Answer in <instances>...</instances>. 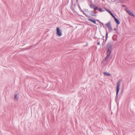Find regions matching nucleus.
Segmentation results:
<instances>
[{
	"mask_svg": "<svg viewBox=\"0 0 135 135\" xmlns=\"http://www.w3.org/2000/svg\"><path fill=\"white\" fill-rule=\"evenodd\" d=\"M106 56L102 60V64L104 65L106 64L108 59L110 57L112 51V46L110 42L108 43L106 45Z\"/></svg>",
	"mask_w": 135,
	"mask_h": 135,
	"instance_id": "1",
	"label": "nucleus"
},
{
	"mask_svg": "<svg viewBox=\"0 0 135 135\" xmlns=\"http://www.w3.org/2000/svg\"><path fill=\"white\" fill-rule=\"evenodd\" d=\"M120 80L118 81L117 84V86L116 87V96L115 97V100L117 102L118 98V93L120 89Z\"/></svg>",
	"mask_w": 135,
	"mask_h": 135,
	"instance_id": "2",
	"label": "nucleus"
},
{
	"mask_svg": "<svg viewBox=\"0 0 135 135\" xmlns=\"http://www.w3.org/2000/svg\"><path fill=\"white\" fill-rule=\"evenodd\" d=\"M56 33L57 36L60 37L62 35V31L60 29L59 27H56Z\"/></svg>",
	"mask_w": 135,
	"mask_h": 135,
	"instance_id": "3",
	"label": "nucleus"
},
{
	"mask_svg": "<svg viewBox=\"0 0 135 135\" xmlns=\"http://www.w3.org/2000/svg\"><path fill=\"white\" fill-rule=\"evenodd\" d=\"M105 26L109 30V33L111 32L110 31L112 30L110 21H109L108 22L105 24Z\"/></svg>",
	"mask_w": 135,
	"mask_h": 135,
	"instance_id": "4",
	"label": "nucleus"
},
{
	"mask_svg": "<svg viewBox=\"0 0 135 135\" xmlns=\"http://www.w3.org/2000/svg\"><path fill=\"white\" fill-rule=\"evenodd\" d=\"M90 2H92L91 1ZM89 6L90 8L93 9L95 11H96V9L97 7V6H96L94 4H93L92 3L89 4Z\"/></svg>",
	"mask_w": 135,
	"mask_h": 135,
	"instance_id": "5",
	"label": "nucleus"
},
{
	"mask_svg": "<svg viewBox=\"0 0 135 135\" xmlns=\"http://www.w3.org/2000/svg\"><path fill=\"white\" fill-rule=\"evenodd\" d=\"M112 17L114 18V21L117 23V26H118L120 24V22L118 19L116 18L114 15Z\"/></svg>",
	"mask_w": 135,
	"mask_h": 135,
	"instance_id": "6",
	"label": "nucleus"
},
{
	"mask_svg": "<svg viewBox=\"0 0 135 135\" xmlns=\"http://www.w3.org/2000/svg\"><path fill=\"white\" fill-rule=\"evenodd\" d=\"M103 9H105L108 12L110 15L112 17L114 15L113 14V12L110 10L108 9L105 7H104Z\"/></svg>",
	"mask_w": 135,
	"mask_h": 135,
	"instance_id": "7",
	"label": "nucleus"
},
{
	"mask_svg": "<svg viewBox=\"0 0 135 135\" xmlns=\"http://www.w3.org/2000/svg\"><path fill=\"white\" fill-rule=\"evenodd\" d=\"M126 12L129 15L133 17H135L134 15L130 10H128L126 11Z\"/></svg>",
	"mask_w": 135,
	"mask_h": 135,
	"instance_id": "8",
	"label": "nucleus"
},
{
	"mask_svg": "<svg viewBox=\"0 0 135 135\" xmlns=\"http://www.w3.org/2000/svg\"><path fill=\"white\" fill-rule=\"evenodd\" d=\"M88 20L89 21L92 22V23H94L96 24H97L98 25V24H97L96 23V21H97V20L93 19V18H88Z\"/></svg>",
	"mask_w": 135,
	"mask_h": 135,
	"instance_id": "9",
	"label": "nucleus"
},
{
	"mask_svg": "<svg viewBox=\"0 0 135 135\" xmlns=\"http://www.w3.org/2000/svg\"><path fill=\"white\" fill-rule=\"evenodd\" d=\"M96 10L98 11H99L100 12H103L104 11L100 7H98V6L96 9V12H97L96 11Z\"/></svg>",
	"mask_w": 135,
	"mask_h": 135,
	"instance_id": "10",
	"label": "nucleus"
},
{
	"mask_svg": "<svg viewBox=\"0 0 135 135\" xmlns=\"http://www.w3.org/2000/svg\"><path fill=\"white\" fill-rule=\"evenodd\" d=\"M90 12L91 13L90 14V15L91 16H97L96 12H95L93 10L91 11Z\"/></svg>",
	"mask_w": 135,
	"mask_h": 135,
	"instance_id": "11",
	"label": "nucleus"
},
{
	"mask_svg": "<svg viewBox=\"0 0 135 135\" xmlns=\"http://www.w3.org/2000/svg\"><path fill=\"white\" fill-rule=\"evenodd\" d=\"M103 73L104 75L106 76H110L111 75V74L109 73L104 72Z\"/></svg>",
	"mask_w": 135,
	"mask_h": 135,
	"instance_id": "12",
	"label": "nucleus"
},
{
	"mask_svg": "<svg viewBox=\"0 0 135 135\" xmlns=\"http://www.w3.org/2000/svg\"><path fill=\"white\" fill-rule=\"evenodd\" d=\"M14 99L15 100L16 99V100L17 101L18 100V94H15V95L14 97Z\"/></svg>",
	"mask_w": 135,
	"mask_h": 135,
	"instance_id": "13",
	"label": "nucleus"
},
{
	"mask_svg": "<svg viewBox=\"0 0 135 135\" xmlns=\"http://www.w3.org/2000/svg\"><path fill=\"white\" fill-rule=\"evenodd\" d=\"M71 8L72 10L74 11V8L73 7V0H71Z\"/></svg>",
	"mask_w": 135,
	"mask_h": 135,
	"instance_id": "14",
	"label": "nucleus"
},
{
	"mask_svg": "<svg viewBox=\"0 0 135 135\" xmlns=\"http://www.w3.org/2000/svg\"><path fill=\"white\" fill-rule=\"evenodd\" d=\"M105 30H106V35H105V39H106V40H107L108 38V32L107 31V30L106 28L105 27Z\"/></svg>",
	"mask_w": 135,
	"mask_h": 135,
	"instance_id": "15",
	"label": "nucleus"
},
{
	"mask_svg": "<svg viewBox=\"0 0 135 135\" xmlns=\"http://www.w3.org/2000/svg\"><path fill=\"white\" fill-rule=\"evenodd\" d=\"M97 21L99 23H101L102 24V25H100V26L101 27H102V25H103V27H104V24L103 23H102V22H100L99 20H97Z\"/></svg>",
	"mask_w": 135,
	"mask_h": 135,
	"instance_id": "16",
	"label": "nucleus"
},
{
	"mask_svg": "<svg viewBox=\"0 0 135 135\" xmlns=\"http://www.w3.org/2000/svg\"><path fill=\"white\" fill-rule=\"evenodd\" d=\"M82 12L83 13L84 15H85V16L88 17V18H89L90 17L89 16H88V15H86V13H85L84 12V11H83Z\"/></svg>",
	"mask_w": 135,
	"mask_h": 135,
	"instance_id": "17",
	"label": "nucleus"
},
{
	"mask_svg": "<svg viewBox=\"0 0 135 135\" xmlns=\"http://www.w3.org/2000/svg\"><path fill=\"white\" fill-rule=\"evenodd\" d=\"M41 41V40H39L38 42H37V43L36 44H35L34 45V46H36V45H38L39 44H40V42Z\"/></svg>",
	"mask_w": 135,
	"mask_h": 135,
	"instance_id": "18",
	"label": "nucleus"
},
{
	"mask_svg": "<svg viewBox=\"0 0 135 135\" xmlns=\"http://www.w3.org/2000/svg\"><path fill=\"white\" fill-rule=\"evenodd\" d=\"M33 47V46L32 45V46H30V49H29L28 47V48H25V50H29V49H31L32 47Z\"/></svg>",
	"mask_w": 135,
	"mask_h": 135,
	"instance_id": "19",
	"label": "nucleus"
},
{
	"mask_svg": "<svg viewBox=\"0 0 135 135\" xmlns=\"http://www.w3.org/2000/svg\"><path fill=\"white\" fill-rule=\"evenodd\" d=\"M84 11L86 12H89V11L88 9H84Z\"/></svg>",
	"mask_w": 135,
	"mask_h": 135,
	"instance_id": "20",
	"label": "nucleus"
},
{
	"mask_svg": "<svg viewBox=\"0 0 135 135\" xmlns=\"http://www.w3.org/2000/svg\"><path fill=\"white\" fill-rule=\"evenodd\" d=\"M117 36V35H114L113 37H112V38H113V40H114V41H115V40H116L117 39H114V37L115 36Z\"/></svg>",
	"mask_w": 135,
	"mask_h": 135,
	"instance_id": "21",
	"label": "nucleus"
},
{
	"mask_svg": "<svg viewBox=\"0 0 135 135\" xmlns=\"http://www.w3.org/2000/svg\"><path fill=\"white\" fill-rule=\"evenodd\" d=\"M77 5L78 6V7H79V9L81 8V7H80V5H79V4H77Z\"/></svg>",
	"mask_w": 135,
	"mask_h": 135,
	"instance_id": "22",
	"label": "nucleus"
},
{
	"mask_svg": "<svg viewBox=\"0 0 135 135\" xmlns=\"http://www.w3.org/2000/svg\"><path fill=\"white\" fill-rule=\"evenodd\" d=\"M97 44L98 45H100V42L99 41H97Z\"/></svg>",
	"mask_w": 135,
	"mask_h": 135,
	"instance_id": "23",
	"label": "nucleus"
},
{
	"mask_svg": "<svg viewBox=\"0 0 135 135\" xmlns=\"http://www.w3.org/2000/svg\"><path fill=\"white\" fill-rule=\"evenodd\" d=\"M76 4H79L78 0H76Z\"/></svg>",
	"mask_w": 135,
	"mask_h": 135,
	"instance_id": "24",
	"label": "nucleus"
},
{
	"mask_svg": "<svg viewBox=\"0 0 135 135\" xmlns=\"http://www.w3.org/2000/svg\"><path fill=\"white\" fill-rule=\"evenodd\" d=\"M103 36V37L102 38V40H103V42H104V36Z\"/></svg>",
	"mask_w": 135,
	"mask_h": 135,
	"instance_id": "25",
	"label": "nucleus"
},
{
	"mask_svg": "<svg viewBox=\"0 0 135 135\" xmlns=\"http://www.w3.org/2000/svg\"><path fill=\"white\" fill-rule=\"evenodd\" d=\"M122 6L123 7H127L126 6V5H122Z\"/></svg>",
	"mask_w": 135,
	"mask_h": 135,
	"instance_id": "26",
	"label": "nucleus"
},
{
	"mask_svg": "<svg viewBox=\"0 0 135 135\" xmlns=\"http://www.w3.org/2000/svg\"><path fill=\"white\" fill-rule=\"evenodd\" d=\"M113 30L114 31H117V29L115 28L114 29H113Z\"/></svg>",
	"mask_w": 135,
	"mask_h": 135,
	"instance_id": "27",
	"label": "nucleus"
},
{
	"mask_svg": "<svg viewBox=\"0 0 135 135\" xmlns=\"http://www.w3.org/2000/svg\"><path fill=\"white\" fill-rule=\"evenodd\" d=\"M107 40H106V39H105V41H104V45L105 44V43H106V42L107 41Z\"/></svg>",
	"mask_w": 135,
	"mask_h": 135,
	"instance_id": "28",
	"label": "nucleus"
},
{
	"mask_svg": "<svg viewBox=\"0 0 135 135\" xmlns=\"http://www.w3.org/2000/svg\"><path fill=\"white\" fill-rule=\"evenodd\" d=\"M121 1V0H119L118 1H117V2L118 3H121V2H120Z\"/></svg>",
	"mask_w": 135,
	"mask_h": 135,
	"instance_id": "29",
	"label": "nucleus"
},
{
	"mask_svg": "<svg viewBox=\"0 0 135 135\" xmlns=\"http://www.w3.org/2000/svg\"><path fill=\"white\" fill-rule=\"evenodd\" d=\"M79 9L80 11L81 12H82L83 11L81 9V8L80 9Z\"/></svg>",
	"mask_w": 135,
	"mask_h": 135,
	"instance_id": "30",
	"label": "nucleus"
},
{
	"mask_svg": "<svg viewBox=\"0 0 135 135\" xmlns=\"http://www.w3.org/2000/svg\"><path fill=\"white\" fill-rule=\"evenodd\" d=\"M76 7V4L75 3L74 4V7Z\"/></svg>",
	"mask_w": 135,
	"mask_h": 135,
	"instance_id": "31",
	"label": "nucleus"
},
{
	"mask_svg": "<svg viewBox=\"0 0 135 135\" xmlns=\"http://www.w3.org/2000/svg\"><path fill=\"white\" fill-rule=\"evenodd\" d=\"M104 42H103V44H102V46H104Z\"/></svg>",
	"mask_w": 135,
	"mask_h": 135,
	"instance_id": "32",
	"label": "nucleus"
},
{
	"mask_svg": "<svg viewBox=\"0 0 135 135\" xmlns=\"http://www.w3.org/2000/svg\"><path fill=\"white\" fill-rule=\"evenodd\" d=\"M120 2H121V3H123V1H120Z\"/></svg>",
	"mask_w": 135,
	"mask_h": 135,
	"instance_id": "33",
	"label": "nucleus"
},
{
	"mask_svg": "<svg viewBox=\"0 0 135 135\" xmlns=\"http://www.w3.org/2000/svg\"><path fill=\"white\" fill-rule=\"evenodd\" d=\"M123 92V90H122V92H121V94H122V93Z\"/></svg>",
	"mask_w": 135,
	"mask_h": 135,
	"instance_id": "34",
	"label": "nucleus"
},
{
	"mask_svg": "<svg viewBox=\"0 0 135 135\" xmlns=\"http://www.w3.org/2000/svg\"><path fill=\"white\" fill-rule=\"evenodd\" d=\"M117 1V0H114V2H115Z\"/></svg>",
	"mask_w": 135,
	"mask_h": 135,
	"instance_id": "35",
	"label": "nucleus"
},
{
	"mask_svg": "<svg viewBox=\"0 0 135 135\" xmlns=\"http://www.w3.org/2000/svg\"><path fill=\"white\" fill-rule=\"evenodd\" d=\"M103 1H104V0H102Z\"/></svg>",
	"mask_w": 135,
	"mask_h": 135,
	"instance_id": "36",
	"label": "nucleus"
},
{
	"mask_svg": "<svg viewBox=\"0 0 135 135\" xmlns=\"http://www.w3.org/2000/svg\"><path fill=\"white\" fill-rule=\"evenodd\" d=\"M111 58H112V57L111 56V57H110V59H111Z\"/></svg>",
	"mask_w": 135,
	"mask_h": 135,
	"instance_id": "37",
	"label": "nucleus"
},
{
	"mask_svg": "<svg viewBox=\"0 0 135 135\" xmlns=\"http://www.w3.org/2000/svg\"><path fill=\"white\" fill-rule=\"evenodd\" d=\"M114 39H116V38H114Z\"/></svg>",
	"mask_w": 135,
	"mask_h": 135,
	"instance_id": "38",
	"label": "nucleus"
}]
</instances>
